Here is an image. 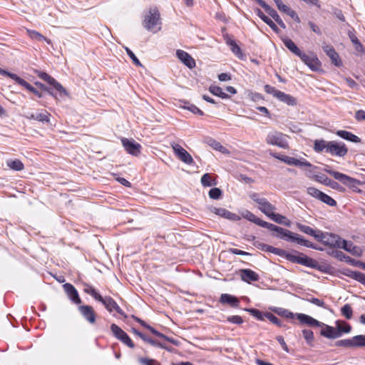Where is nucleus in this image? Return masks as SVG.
Masks as SVG:
<instances>
[{
    "instance_id": "nucleus-1",
    "label": "nucleus",
    "mask_w": 365,
    "mask_h": 365,
    "mask_svg": "<svg viewBox=\"0 0 365 365\" xmlns=\"http://www.w3.org/2000/svg\"><path fill=\"white\" fill-rule=\"evenodd\" d=\"M243 217L247 219V220L262 227H266L269 229L271 231H275L277 233L280 235L281 239H283L286 241H289L291 242H295L298 245L304 246L306 247L312 248L314 250H320L316 245L313 244L312 242L304 239L302 237H301L299 235L292 232L289 230L284 229L281 227H278L274 224L265 222L260 218L257 217L256 215H255L252 212L246 210L243 213Z\"/></svg>"
},
{
    "instance_id": "nucleus-2",
    "label": "nucleus",
    "mask_w": 365,
    "mask_h": 365,
    "mask_svg": "<svg viewBox=\"0 0 365 365\" xmlns=\"http://www.w3.org/2000/svg\"><path fill=\"white\" fill-rule=\"evenodd\" d=\"M143 26L149 31L154 34L161 29L160 13L155 8L150 9L145 15L143 21Z\"/></svg>"
},
{
    "instance_id": "nucleus-3",
    "label": "nucleus",
    "mask_w": 365,
    "mask_h": 365,
    "mask_svg": "<svg viewBox=\"0 0 365 365\" xmlns=\"http://www.w3.org/2000/svg\"><path fill=\"white\" fill-rule=\"evenodd\" d=\"M324 171L333 176L334 179H336V180H339L342 184L351 188H354L356 185L360 184V182L358 180L351 178L339 172L334 171L331 170L329 165L325 166V168H324Z\"/></svg>"
},
{
    "instance_id": "nucleus-4",
    "label": "nucleus",
    "mask_w": 365,
    "mask_h": 365,
    "mask_svg": "<svg viewBox=\"0 0 365 365\" xmlns=\"http://www.w3.org/2000/svg\"><path fill=\"white\" fill-rule=\"evenodd\" d=\"M266 143L269 145H276L282 148L288 147L287 135L278 131L269 132L267 135Z\"/></svg>"
},
{
    "instance_id": "nucleus-5",
    "label": "nucleus",
    "mask_w": 365,
    "mask_h": 365,
    "mask_svg": "<svg viewBox=\"0 0 365 365\" xmlns=\"http://www.w3.org/2000/svg\"><path fill=\"white\" fill-rule=\"evenodd\" d=\"M344 240L341 239L339 235L332 233H324L322 232V235L319 239V242H322L325 245L332 247L341 248L343 245Z\"/></svg>"
},
{
    "instance_id": "nucleus-6",
    "label": "nucleus",
    "mask_w": 365,
    "mask_h": 365,
    "mask_svg": "<svg viewBox=\"0 0 365 365\" xmlns=\"http://www.w3.org/2000/svg\"><path fill=\"white\" fill-rule=\"evenodd\" d=\"M348 149L345 144L341 142L329 141L327 153L331 155L344 157L347 154Z\"/></svg>"
},
{
    "instance_id": "nucleus-7",
    "label": "nucleus",
    "mask_w": 365,
    "mask_h": 365,
    "mask_svg": "<svg viewBox=\"0 0 365 365\" xmlns=\"http://www.w3.org/2000/svg\"><path fill=\"white\" fill-rule=\"evenodd\" d=\"M110 330L113 334L123 343L126 344L130 348L135 346L133 341L130 339L129 336L118 326L115 324H112L110 326Z\"/></svg>"
},
{
    "instance_id": "nucleus-8",
    "label": "nucleus",
    "mask_w": 365,
    "mask_h": 365,
    "mask_svg": "<svg viewBox=\"0 0 365 365\" xmlns=\"http://www.w3.org/2000/svg\"><path fill=\"white\" fill-rule=\"evenodd\" d=\"M171 147L173 149L175 155L183 163L187 165H191L194 163L193 158L190 154L183 148H182L179 144L173 143L171 144Z\"/></svg>"
},
{
    "instance_id": "nucleus-9",
    "label": "nucleus",
    "mask_w": 365,
    "mask_h": 365,
    "mask_svg": "<svg viewBox=\"0 0 365 365\" xmlns=\"http://www.w3.org/2000/svg\"><path fill=\"white\" fill-rule=\"evenodd\" d=\"M125 150L130 155L138 156L141 152V145L133 139L122 138Z\"/></svg>"
},
{
    "instance_id": "nucleus-10",
    "label": "nucleus",
    "mask_w": 365,
    "mask_h": 365,
    "mask_svg": "<svg viewBox=\"0 0 365 365\" xmlns=\"http://www.w3.org/2000/svg\"><path fill=\"white\" fill-rule=\"evenodd\" d=\"M38 76L52 86L60 93L67 95V92L63 86L48 73L42 71H38Z\"/></svg>"
},
{
    "instance_id": "nucleus-11",
    "label": "nucleus",
    "mask_w": 365,
    "mask_h": 365,
    "mask_svg": "<svg viewBox=\"0 0 365 365\" xmlns=\"http://www.w3.org/2000/svg\"><path fill=\"white\" fill-rule=\"evenodd\" d=\"M301 60L309 66L312 71H317L319 69L321 66L320 61L319 59L314 55H307L304 53H301V55L299 56Z\"/></svg>"
},
{
    "instance_id": "nucleus-12",
    "label": "nucleus",
    "mask_w": 365,
    "mask_h": 365,
    "mask_svg": "<svg viewBox=\"0 0 365 365\" xmlns=\"http://www.w3.org/2000/svg\"><path fill=\"white\" fill-rule=\"evenodd\" d=\"M98 302H101L109 312L115 311L120 315H124V312L120 309L115 301L110 297H102V300H98Z\"/></svg>"
},
{
    "instance_id": "nucleus-13",
    "label": "nucleus",
    "mask_w": 365,
    "mask_h": 365,
    "mask_svg": "<svg viewBox=\"0 0 365 365\" xmlns=\"http://www.w3.org/2000/svg\"><path fill=\"white\" fill-rule=\"evenodd\" d=\"M259 4L264 9V10L266 11V12L283 29H285L286 28V26L284 24V23L283 22V21L282 20V19L280 18V16H279V14H277V12L274 9H272V7H270L263 0H259Z\"/></svg>"
},
{
    "instance_id": "nucleus-14",
    "label": "nucleus",
    "mask_w": 365,
    "mask_h": 365,
    "mask_svg": "<svg viewBox=\"0 0 365 365\" xmlns=\"http://www.w3.org/2000/svg\"><path fill=\"white\" fill-rule=\"evenodd\" d=\"M314 179L324 185L329 186L334 190H336L338 191H343L344 189L336 181H334L327 176L324 175H315L314 176Z\"/></svg>"
},
{
    "instance_id": "nucleus-15",
    "label": "nucleus",
    "mask_w": 365,
    "mask_h": 365,
    "mask_svg": "<svg viewBox=\"0 0 365 365\" xmlns=\"http://www.w3.org/2000/svg\"><path fill=\"white\" fill-rule=\"evenodd\" d=\"M78 310L89 323L94 324L96 322V313L91 306L81 305L78 307Z\"/></svg>"
},
{
    "instance_id": "nucleus-16",
    "label": "nucleus",
    "mask_w": 365,
    "mask_h": 365,
    "mask_svg": "<svg viewBox=\"0 0 365 365\" xmlns=\"http://www.w3.org/2000/svg\"><path fill=\"white\" fill-rule=\"evenodd\" d=\"M63 289L69 299L75 304H79L81 300L79 297L76 289L70 283H66L63 285Z\"/></svg>"
},
{
    "instance_id": "nucleus-17",
    "label": "nucleus",
    "mask_w": 365,
    "mask_h": 365,
    "mask_svg": "<svg viewBox=\"0 0 365 365\" xmlns=\"http://www.w3.org/2000/svg\"><path fill=\"white\" fill-rule=\"evenodd\" d=\"M320 334L327 339H337L340 337V334L336 331V328L327 325L322 322Z\"/></svg>"
},
{
    "instance_id": "nucleus-18",
    "label": "nucleus",
    "mask_w": 365,
    "mask_h": 365,
    "mask_svg": "<svg viewBox=\"0 0 365 365\" xmlns=\"http://www.w3.org/2000/svg\"><path fill=\"white\" fill-rule=\"evenodd\" d=\"M133 318L136 321L138 322L139 324H140L141 326H143V327L146 328L147 329H148L152 334H153L154 335L161 338V339H163L164 340H166L168 341H170L174 344H175V341L174 339H170L169 337H168L167 336L164 335L163 334L158 331L156 329H155L153 327H152L151 326L148 325L146 322H145L144 321H143L142 319H140V318L135 317V316H132Z\"/></svg>"
},
{
    "instance_id": "nucleus-19",
    "label": "nucleus",
    "mask_w": 365,
    "mask_h": 365,
    "mask_svg": "<svg viewBox=\"0 0 365 365\" xmlns=\"http://www.w3.org/2000/svg\"><path fill=\"white\" fill-rule=\"evenodd\" d=\"M210 210L212 212H213L220 217H222L224 218H226L228 220H232L234 221L240 220V217L238 215L228 211L227 210H226L225 208L212 207H210Z\"/></svg>"
},
{
    "instance_id": "nucleus-20",
    "label": "nucleus",
    "mask_w": 365,
    "mask_h": 365,
    "mask_svg": "<svg viewBox=\"0 0 365 365\" xmlns=\"http://www.w3.org/2000/svg\"><path fill=\"white\" fill-rule=\"evenodd\" d=\"M176 55L178 58L189 68L195 67V61L188 53L182 50H177Z\"/></svg>"
},
{
    "instance_id": "nucleus-21",
    "label": "nucleus",
    "mask_w": 365,
    "mask_h": 365,
    "mask_svg": "<svg viewBox=\"0 0 365 365\" xmlns=\"http://www.w3.org/2000/svg\"><path fill=\"white\" fill-rule=\"evenodd\" d=\"M297 227L302 232L312 236L314 237L315 240L317 241L320 238V237L322 235V231L319 230H314L309 226L301 224V223H297L296 224Z\"/></svg>"
},
{
    "instance_id": "nucleus-22",
    "label": "nucleus",
    "mask_w": 365,
    "mask_h": 365,
    "mask_svg": "<svg viewBox=\"0 0 365 365\" xmlns=\"http://www.w3.org/2000/svg\"><path fill=\"white\" fill-rule=\"evenodd\" d=\"M241 279L247 283L251 282H257L259 280V275L252 269H243L240 270Z\"/></svg>"
},
{
    "instance_id": "nucleus-23",
    "label": "nucleus",
    "mask_w": 365,
    "mask_h": 365,
    "mask_svg": "<svg viewBox=\"0 0 365 365\" xmlns=\"http://www.w3.org/2000/svg\"><path fill=\"white\" fill-rule=\"evenodd\" d=\"M323 50L327 53V55L330 58L331 62L335 66H339L341 65V62L339 60V54L336 52L333 46L326 45L323 46Z\"/></svg>"
},
{
    "instance_id": "nucleus-24",
    "label": "nucleus",
    "mask_w": 365,
    "mask_h": 365,
    "mask_svg": "<svg viewBox=\"0 0 365 365\" xmlns=\"http://www.w3.org/2000/svg\"><path fill=\"white\" fill-rule=\"evenodd\" d=\"M297 318L302 324H307L310 327H320L322 325V322L314 319L313 317L307 315L305 314H296Z\"/></svg>"
},
{
    "instance_id": "nucleus-25",
    "label": "nucleus",
    "mask_w": 365,
    "mask_h": 365,
    "mask_svg": "<svg viewBox=\"0 0 365 365\" xmlns=\"http://www.w3.org/2000/svg\"><path fill=\"white\" fill-rule=\"evenodd\" d=\"M220 302L222 304H227L234 308H237L240 305V300L236 297L229 294H222L220 298Z\"/></svg>"
},
{
    "instance_id": "nucleus-26",
    "label": "nucleus",
    "mask_w": 365,
    "mask_h": 365,
    "mask_svg": "<svg viewBox=\"0 0 365 365\" xmlns=\"http://www.w3.org/2000/svg\"><path fill=\"white\" fill-rule=\"evenodd\" d=\"M255 13L264 22L266 23L275 33H279V29L277 26V25L274 23V21L269 19L268 16L264 15V14L259 9H256Z\"/></svg>"
},
{
    "instance_id": "nucleus-27",
    "label": "nucleus",
    "mask_w": 365,
    "mask_h": 365,
    "mask_svg": "<svg viewBox=\"0 0 365 365\" xmlns=\"http://www.w3.org/2000/svg\"><path fill=\"white\" fill-rule=\"evenodd\" d=\"M342 249L345 250L346 251L351 253L354 256H360L361 255V250L360 247L357 246H354L351 242H348L346 240H344L343 245L341 246Z\"/></svg>"
},
{
    "instance_id": "nucleus-28",
    "label": "nucleus",
    "mask_w": 365,
    "mask_h": 365,
    "mask_svg": "<svg viewBox=\"0 0 365 365\" xmlns=\"http://www.w3.org/2000/svg\"><path fill=\"white\" fill-rule=\"evenodd\" d=\"M277 94H278V96H277V98L279 101L286 103L288 106H296L297 105V101L292 96L287 94L282 91H280Z\"/></svg>"
},
{
    "instance_id": "nucleus-29",
    "label": "nucleus",
    "mask_w": 365,
    "mask_h": 365,
    "mask_svg": "<svg viewBox=\"0 0 365 365\" xmlns=\"http://www.w3.org/2000/svg\"><path fill=\"white\" fill-rule=\"evenodd\" d=\"M336 135L339 136L340 138L346 140L350 142L353 143H360L361 139L355 135L354 134L351 133V132L346 131V130H338L336 132Z\"/></svg>"
},
{
    "instance_id": "nucleus-30",
    "label": "nucleus",
    "mask_w": 365,
    "mask_h": 365,
    "mask_svg": "<svg viewBox=\"0 0 365 365\" xmlns=\"http://www.w3.org/2000/svg\"><path fill=\"white\" fill-rule=\"evenodd\" d=\"M259 209L267 217L276 209L275 207L269 202L265 198L262 202H259Z\"/></svg>"
},
{
    "instance_id": "nucleus-31",
    "label": "nucleus",
    "mask_w": 365,
    "mask_h": 365,
    "mask_svg": "<svg viewBox=\"0 0 365 365\" xmlns=\"http://www.w3.org/2000/svg\"><path fill=\"white\" fill-rule=\"evenodd\" d=\"M256 247L258 249H260L262 251L272 252L273 254H275L277 255H281L282 252V250L279 248H276L272 246L264 244V243H257L256 245Z\"/></svg>"
},
{
    "instance_id": "nucleus-32",
    "label": "nucleus",
    "mask_w": 365,
    "mask_h": 365,
    "mask_svg": "<svg viewBox=\"0 0 365 365\" xmlns=\"http://www.w3.org/2000/svg\"><path fill=\"white\" fill-rule=\"evenodd\" d=\"M348 36H349V39L354 44L356 51H357L359 53H363L364 47H363L362 44L361 43V42L359 41V40L358 39V38L356 37V36L354 34V33L351 31H349Z\"/></svg>"
},
{
    "instance_id": "nucleus-33",
    "label": "nucleus",
    "mask_w": 365,
    "mask_h": 365,
    "mask_svg": "<svg viewBox=\"0 0 365 365\" xmlns=\"http://www.w3.org/2000/svg\"><path fill=\"white\" fill-rule=\"evenodd\" d=\"M297 263L309 267L314 266V261L302 253L297 255Z\"/></svg>"
},
{
    "instance_id": "nucleus-34",
    "label": "nucleus",
    "mask_w": 365,
    "mask_h": 365,
    "mask_svg": "<svg viewBox=\"0 0 365 365\" xmlns=\"http://www.w3.org/2000/svg\"><path fill=\"white\" fill-rule=\"evenodd\" d=\"M336 331L339 332L340 337L343 333H349L351 330V326L345 322L337 320L336 322Z\"/></svg>"
},
{
    "instance_id": "nucleus-35",
    "label": "nucleus",
    "mask_w": 365,
    "mask_h": 365,
    "mask_svg": "<svg viewBox=\"0 0 365 365\" xmlns=\"http://www.w3.org/2000/svg\"><path fill=\"white\" fill-rule=\"evenodd\" d=\"M283 43L284 46L290 50L293 53L299 56L301 55L302 51L300 49L296 46L294 41L289 38H285L283 40Z\"/></svg>"
},
{
    "instance_id": "nucleus-36",
    "label": "nucleus",
    "mask_w": 365,
    "mask_h": 365,
    "mask_svg": "<svg viewBox=\"0 0 365 365\" xmlns=\"http://www.w3.org/2000/svg\"><path fill=\"white\" fill-rule=\"evenodd\" d=\"M26 32H27L28 35L29 36V37L32 39L39 41H45L48 44L51 43V41L50 39L46 38L41 34H40L39 32H38L36 31L27 29Z\"/></svg>"
},
{
    "instance_id": "nucleus-37",
    "label": "nucleus",
    "mask_w": 365,
    "mask_h": 365,
    "mask_svg": "<svg viewBox=\"0 0 365 365\" xmlns=\"http://www.w3.org/2000/svg\"><path fill=\"white\" fill-rule=\"evenodd\" d=\"M7 166L16 171L22 170L24 168V165L20 160H9L6 162Z\"/></svg>"
},
{
    "instance_id": "nucleus-38",
    "label": "nucleus",
    "mask_w": 365,
    "mask_h": 365,
    "mask_svg": "<svg viewBox=\"0 0 365 365\" xmlns=\"http://www.w3.org/2000/svg\"><path fill=\"white\" fill-rule=\"evenodd\" d=\"M18 84L24 86L25 88H26L28 91H29L30 92L33 93L34 94H35L38 98H42L43 97V95H42V93L41 92L37 91L34 86H32L31 84H29L28 82H26L23 78H21V79L19 80Z\"/></svg>"
},
{
    "instance_id": "nucleus-39",
    "label": "nucleus",
    "mask_w": 365,
    "mask_h": 365,
    "mask_svg": "<svg viewBox=\"0 0 365 365\" xmlns=\"http://www.w3.org/2000/svg\"><path fill=\"white\" fill-rule=\"evenodd\" d=\"M201 183L204 187H211L217 185L215 179L212 178L210 173H205L201 177Z\"/></svg>"
},
{
    "instance_id": "nucleus-40",
    "label": "nucleus",
    "mask_w": 365,
    "mask_h": 365,
    "mask_svg": "<svg viewBox=\"0 0 365 365\" xmlns=\"http://www.w3.org/2000/svg\"><path fill=\"white\" fill-rule=\"evenodd\" d=\"M268 217L277 223L282 224L286 226H289V225H290L289 221L284 222V220L285 219L284 216L279 215V214L274 213V211H272V213Z\"/></svg>"
},
{
    "instance_id": "nucleus-41",
    "label": "nucleus",
    "mask_w": 365,
    "mask_h": 365,
    "mask_svg": "<svg viewBox=\"0 0 365 365\" xmlns=\"http://www.w3.org/2000/svg\"><path fill=\"white\" fill-rule=\"evenodd\" d=\"M209 91L213 95L219 96L223 99L230 98L228 94L223 92L222 89L219 86H210L209 88Z\"/></svg>"
},
{
    "instance_id": "nucleus-42",
    "label": "nucleus",
    "mask_w": 365,
    "mask_h": 365,
    "mask_svg": "<svg viewBox=\"0 0 365 365\" xmlns=\"http://www.w3.org/2000/svg\"><path fill=\"white\" fill-rule=\"evenodd\" d=\"M328 142L324 140H317L314 142V149L316 152L320 153L325 150L327 153Z\"/></svg>"
},
{
    "instance_id": "nucleus-43",
    "label": "nucleus",
    "mask_w": 365,
    "mask_h": 365,
    "mask_svg": "<svg viewBox=\"0 0 365 365\" xmlns=\"http://www.w3.org/2000/svg\"><path fill=\"white\" fill-rule=\"evenodd\" d=\"M51 114L46 110L36 113V120L41 123H49Z\"/></svg>"
},
{
    "instance_id": "nucleus-44",
    "label": "nucleus",
    "mask_w": 365,
    "mask_h": 365,
    "mask_svg": "<svg viewBox=\"0 0 365 365\" xmlns=\"http://www.w3.org/2000/svg\"><path fill=\"white\" fill-rule=\"evenodd\" d=\"M346 276H348L349 277H350L353 279H355L361 283L362 282L363 278L365 276V274H364L361 272H359V271L349 270L347 272Z\"/></svg>"
},
{
    "instance_id": "nucleus-45",
    "label": "nucleus",
    "mask_w": 365,
    "mask_h": 365,
    "mask_svg": "<svg viewBox=\"0 0 365 365\" xmlns=\"http://www.w3.org/2000/svg\"><path fill=\"white\" fill-rule=\"evenodd\" d=\"M83 290L86 293L91 295L96 300H102V296L99 294L93 287L86 285Z\"/></svg>"
},
{
    "instance_id": "nucleus-46",
    "label": "nucleus",
    "mask_w": 365,
    "mask_h": 365,
    "mask_svg": "<svg viewBox=\"0 0 365 365\" xmlns=\"http://www.w3.org/2000/svg\"><path fill=\"white\" fill-rule=\"evenodd\" d=\"M208 143L212 148H214L216 150H219L222 153H228V150L225 147H223L220 144V143L217 142L214 139H210Z\"/></svg>"
},
{
    "instance_id": "nucleus-47",
    "label": "nucleus",
    "mask_w": 365,
    "mask_h": 365,
    "mask_svg": "<svg viewBox=\"0 0 365 365\" xmlns=\"http://www.w3.org/2000/svg\"><path fill=\"white\" fill-rule=\"evenodd\" d=\"M341 314L346 318L350 319L353 315V310L350 304H346L341 308Z\"/></svg>"
},
{
    "instance_id": "nucleus-48",
    "label": "nucleus",
    "mask_w": 365,
    "mask_h": 365,
    "mask_svg": "<svg viewBox=\"0 0 365 365\" xmlns=\"http://www.w3.org/2000/svg\"><path fill=\"white\" fill-rule=\"evenodd\" d=\"M354 347L365 346V335H356L352 338Z\"/></svg>"
},
{
    "instance_id": "nucleus-49",
    "label": "nucleus",
    "mask_w": 365,
    "mask_h": 365,
    "mask_svg": "<svg viewBox=\"0 0 365 365\" xmlns=\"http://www.w3.org/2000/svg\"><path fill=\"white\" fill-rule=\"evenodd\" d=\"M319 200L329 206L336 205V202L332 197L324 193L323 192L321 194Z\"/></svg>"
},
{
    "instance_id": "nucleus-50",
    "label": "nucleus",
    "mask_w": 365,
    "mask_h": 365,
    "mask_svg": "<svg viewBox=\"0 0 365 365\" xmlns=\"http://www.w3.org/2000/svg\"><path fill=\"white\" fill-rule=\"evenodd\" d=\"M334 345L339 347L353 348L354 343L352 339L338 340L335 342Z\"/></svg>"
},
{
    "instance_id": "nucleus-51",
    "label": "nucleus",
    "mask_w": 365,
    "mask_h": 365,
    "mask_svg": "<svg viewBox=\"0 0 365 365\" xmlns=\"http://www.w3.org/2000/svg\"><path fill=\"white\" fill-rule=\"evenodd\" d=\"M274 312L277 314L282 316L287 319H293L296 316V314H294L292 312L288 311L287 309H283V308H277V309H274Z\"/></svg>"
},
{
    "instance_id": "nucleus-52",
    "label": "nucleus",
    "mask_w": 365,
    "mask_h": 365,
    "mask_svg": "<svg viewBox=\"0 0 365 365\" xmlns=\"http://www.w3.org/2000/svg\"><path fill=\"white\" fill-rule=\"evenodd\" d=\"M264 316L272 323L276 324L278 327H282V324L279 319L270 312H266Z\"/></svg>"
},
{
    "instance_id": "nucleus-53",
    "label": "nucleus",
    "mask_w": 365,
    "mask_h": 365,
    "mask_svg": "<svg viewBox=\"0 0 365 365\" xmlns=\"http://www.w3.org/2000/svg\"><path fill=\"white\" fill-rule=\"evenodd\" d=\"M222 196V191L220 188L214 187L209 191V197L211 199L218 200Z\"/></svg>"
},
{
    "instance_id": "nucleus-54",
    "label": "nucleus",
    "mask_w": 365,
    "mask_h": 365,
    "mask_svg": "<svg viewBox=\"0 0 365 365\" xmlns=\"http://www.w3.org/2000/svg\"><path fill=\"white\" fill-rule=\"evenodd\" d=\"M132 331L133 332L138 336L140 338H141L144 341L150 344V345H153V344H154V339L150 338V337H148L146 336L145 334H142L141 332L138 331L137 329H135V328H133L132 329Z\"/></svg>"
},
{
    "instance_id": "nucleus-55",
    "label": "nucleus",
    "mask_w": 365,
    "mask_h": 365,
    "mask_svg": "<svg viewBox=\"0 0 365 365\" xmlns=\"http://www.w3.org/2000/svg\"><path fill=\"white\" fill-rule=\"evenodd\" d=\"M282 252L281 255H279V256L280 257H285L287 260L292 262H294V263H297V255H293L292 253H289L284 250H282Z\"/></svg>"
},
{
    "instance_id": "nucleus-56",
    "label": "nucleus",
    "mask_w": 365,
    "mask_h": 365,
    "mask_svg": "<svg viewBox=\"0 0 365 365\" xmlns=\"http://www.w3.org/2000/svg\"><path fill=\"white\" fill-rule=\"evenodd\" d=\"M307 193L310 196L319 200L322 192L314 187H309L307 188Z\"/></svg>"
},
{
    "instance_id": "nucleus-57",
    "label": "nucleus",
    "mask_w": 365,
    "mask_h": 365,
    "mask_svg": "<svg viewBox=\"0 0 365 365\" xmlns=\"http://www.w3.org/2000/svg\"><path fill=\"white\" fill-rule=\"evenodd\" d=\"M245 310L250 312V314H252L253 317H255L257 319H259V320L263 319V314H262V312L259 310H258L257 309H254V308L245 309Z\"/></svg>"
},
{
    "instance_id": "nucleus-58",
    "label": "nucleus",
    "mask_w": 365,
    "mask_h": 365,
    "mask_svg": "<svg viewBox=\"0 0 365 365\" xmlns=\"http://www.w3.org/2000/svg\"><path fill=\"white\" fill-rule=\"evenodd\" d=\"M227 321L230 323L238 325L242 324L243 323L242 318L238 315L230 316L227 318Z\"/></svg>"
},
{
    "instance_id": "nucleus-59",
    "label": "nucleus",
    "mask_w": 365,
    "mask_h": 365,
    "mask_svg": "<svg viewBox=\"0 0 365 365\" xmlns=\"http://www.w3.org/2000/svg\"><path fill=\"white\" fill-rule=\"evenodd\" d=\"M0 75L4 76H8L15 81L17 83H19V80L21 79L20 77H19L16 74L10 73L6 70L1 69Z\"/></svg>"
},
{
    "instance_id": "nucleus-60",
    "label": "nucleus",
    "mask_w": 365,
    "mask_h": 365,
    "mask_svg": "<svg viewBox=\"0 0 365 365\" xmlns=\"http://www.w3.org/2000/svg\"><path fill=\"white\" fill-rule=\"evenodd\" d=\"M302 334L304 338L308 343L312 342L314 340V334L313 331L310 329H304L302 331Z\"/></svg>"
},
{
    "instance_id": "nucleus-61",
    "label": "nucleus",
    "mask_w": 365,
    "mask_h": 365,
    "mask_svg": "<svg viewBox=\"0 0 365 365\" xmlns=\"http://www.w3.org/2000/svg\"><path fill=\"white\" fill-rule=\"evenodd\" d=\"M125 51L127 54L132 59L134 64H135L138 66H142L141 63L130 49H129L128 48H125Z\"/></svg>"
},
{
    "instance_id": "nucleus-62",
    "label": "nucleus",
    "mask_w": 365,
    "mask_h": 365,
    "mask_svg": "<svg viewBox=\"0 0 365 365\" xmlns=\"http://www.w3.org/2000/svg\"><path fill=\"white\" fill-rule=\"evenodd\" d=\"M281 160L289 165H295L299 163V160L289 156H284Z\"/></svg>"
},
{
    "instance_id": "nucleus-63",
    "label": "nucleus",
    "mask_w": 365,
    "mask_h": 365,
    "mask_svg": "<svg viewBox=\"0 0 365 365\" xmlns=\"http://www.w3.org/2000/svg\"><path fill=\"white\" fill-rule=\"evenodd\" d=\"M264 91L269 94H272L274 97L277 98L280 91L277 90L274 87L269 85L264 86Z\"/></svg>"
},
{
    "instance_id": "nucleus-64",
    "label": "nucleus",
    "mask_w": 365,
    "mask_h": 365,
    "mask_svg": "<svg viewBox=\"0 0 365 365\" xmlns=\"http://www.w3.org/2000/svg\"><path fill=\"white\" fill-rule=\"evenodd\" d=\"M139 361L143 365H160V364L152 359L140 358Z\"/></svg>"
}]
</instances>
